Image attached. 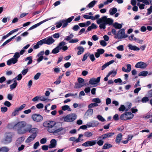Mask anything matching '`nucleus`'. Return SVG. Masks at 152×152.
Returning <instances> with one entry per match:
<instances>
[{
    "mask_svg": "<svg viewBox=\"0 0 152 152\" xmlns=\"http://www.w3.org/2000/svg\"><path fill=\"white\" fill-rule=\"evenodd\" d=\"M46 142L47 139L45 137L42 138L40 140V142L42 144H45L46 143Z\"/></svg>",
    "mask_w": 152,
    "mask_h": 152,
    "instance_id": "nucleus-56",
    "label": "nucleus"
},
{
    "mask_svg": "<svg viewBox=\"0 0 152 152\" xmlns=\"http://www.w3.org/2000/svg\"><path fill=\"white\" fill-rule=\"evenodd\" d=\"M89 56L90 59L92 61H94L95 58L94 57V55L93 54H90Z\"/></svg>",
    "mask_w": 152,
    "mask_h": 152,
    "instance_id": "nucleus-59",
    "label": "nucleus"
},
{
    "mask_svg": "<svg viewBox=\"0 0 152 152\" xmlns=\"http://www.w3.org/2000/svg\"><path fill=\"white\" fill-rule=\"evenodd\" d=\"M100 44L103 47L107 45V43L104 41L102 40L100 42Z\"/></svg>",
    "mask_w": 152,
    "mask_h": 152,
    "instance_id": "nucleus-61",
    "label": "nucleus"
},
{
    "mask_svg": "<svg viewBox=\"0 0 152 152\" xmlns=\"http://www.w3.org/2000/svg\"><path fill=\"white\" fill-rule=\"evenodd\" d=\"M97 51L100 55L103 54L104 52V50L103 49H98Z\"/></svg>",
    "mask_w": 152,
    "mask_h": 152,
    "instance_id": "nucleus-55",
    "label": "nucleus"
},
{
    "mask_svg": "<svg viewBox=\"0 0 152 152\" xmlns=\"http://www.w3.org/2000/svg\"><path fill=\"white\" fill-rule=\"evenodd\" d=\"M32 57L31 56L27 57L25 59V61L29 60L27 63V65H28L31 64L32 62Z\"/></svg>",
    "mask_w": 152,
    "mask_h": 152,
    "instance_id": "nucleus-34",
    "label": "nucleus"
},
{
    "mask_svg": "<svg viewBox=\"0 0 152 152\" xmlns=\"http://www.w3.org/2000/svg\"><path fill=\"white\" fill-rule=\"evenodd\" d=\"M37 136L36 134H31L26 140L27 143H29L33 141Z\"/></svg>",
    "mask_w": 152,
    "mask_h": 152,
    "instance_id": "nucleus-20",
    "label": "nucleus"
},
{
    "mask_svg": "<svg viewBox=\"0 0 152 152\" xmlns=\"http://www.w3.org/2000/svg\"><path fill=\"white\" fill-rule=\"evenodd\" d=\"M89 55V53H87L85 54L83 56L82 61H85L87 58L88 57Z\"/></svg>",
    "mask_w": 152,
    "mask_h": 152,
    "instance_id": "nucleus-49",
    "label": "nucleus"
},
{
    "mask_svg": "<svg viewBox=\"0 0 152 152\" xmlns=\"http://www.w3.org/2000/svg\"><path fill=\"white\" fill-rule=\"evenodd\" d=\"M45 44L48 45H50L54 43L55 40L52 36H49L43 39Z\"/></svg>",
    "mask_w": 152,
    "mask_h": 152,
    "instance_id": "nucleus-11",
    "label": "nucleus"
},
{
    "mask_svg": "<svg viewBox=\"0 0 152 152\" xmlns=\"http://www.w3.org/2000/svg\"><path fill=\"white\" fill-rule=\"evenodd\" d=\"M96 1L95 0H93L89 3L87 6L89 8H91L93 7L95 4Z\"/></svg>",
    "mask_w": 152,
    "mask_h": 152,
    "instance_id": "nucleus-37",
    "label": "nucleus"
},
{
    "mask_svg": "<svg viewBox=\"0 0 152 152\" xmlns=\"http://www.w3.org/2000/svg\"><path fill=\"white\" fill-rule=\"evenodd\" d=\"M122 134L121 133H120L118 134L115 138V142L119 144L120 143L121 140H122Z\"/></svg>",
    "mask_w": 152,
    "mask_h": 152,
    "instance_id": "nucleus-19",
    "label": "nucleus"
},
{
    "mask_svg": "<svg viewBox=\"0 0 152 152\" xmlns=\"http://www.w3.org/2000/svg\"><path fill=\"white\" fill-rule=\"evenodd\" d=\"M73 37V35L72 34H70L66 37V39H65L66 41H69L72 39Z\"/></svg>",
    "mask_w": 152,
    "mask_h": 152,
    "instance_id": "nucleus-46",
    "label": "nucleus"
},
{
    "mask_svg": "<svg viewBox=\"0 0 152 152\" xmlns=\"http://www.w3.org/2000/svg\"><path fill=\"white\" fill-rule=\"evenodd\" d=\"M100 77H99L96 79L94 78H91L89 81V83L91 85H95L100 82Z\"/></svg>",
    "mask_w": 152,
    "mask_h": 152,
    "instance_id": "nucleus-13",
    "label": "nucleus"
},
{
    "mask_svg": "<svg viewBox=\"0 0 152 152\" xmlns=\"http://www.w3.org/2000/svg\"><path fill=\"white\" fill-rule=\"evenodd\" d=\"M61 109L63 110L66 111L67 110L68 111H71V109L70 108L68 105H64L62 107Z\"/></svg>",
    "mask_w": 152,
    "mask_h": 152,
    "instance_id": "nucleus-31",
    "label": "nucleus"
},
{
    "mask_svg": "<svg viewBox=\"0 0 152 152\" xmlns=\"http://www.w3.org/2000/svg\"><path fill=\"white\" fill-rule=\"evenodd\" d=\"M60 50L58 47L57 46L52 50V53L53 54H56L60 51Z\"/></svg>",
    "mask_w": 152,
    "mask_h": 152,
    "instance_id": "nucleus-41",
    "label": "nucleus"
},
{
    "mask_svg": "<svg viewBox=\"0 0 152 152\" xmlns=\"http://www.w3.org/2000/svg\"><path fill=\"white\" fill-rule=\"evenodd\" d=\"M115 133L114 132L107 133L99 136L98 138V139H102V140H104L106 138L110 137L113 135Z\"/></svg>",
    "mask_w": 152,
    "mask_h": 152,
    "instance_id": "nucleus-12",
    "label": "nucleus"
},
{
    "mask_svg": "<svg viewBox=\"0 0 152 152\" xmlns=\"http://www.w3.org/2000/svg\"><path fill=\"white\" fill-rule=\"evenodd\" d=\"M79 41V40L77 39H72L71 40L69 41V42L70 43H75Z\"/></svg>",
    "mask_w": 152,
    "mask_h": 152,
    "instance_id": "nucleus-62",
    "label": "nucleus"
},
{
    "mask_svg": "<svg viewBox=\"0 0 152 152\" xmlns=\"http://www.w3.org/2000/svg\"><path fill=\"white\" fill-rule=\"evenodd\" d=\"M148 97V96H145L143 97L141 100V102L143 103H147L149 101Z\"/></svg>",
    "mask_w": 152,
    "mask_h": 152,
    "instance_id": "nucleus-39",
    "label": "nucleus"
},
{
    "mask_svg": "<svg viewBox=\"0 0 152 152\" xmlns=\"http://www.w3.org/2000/svg\"><path fill=\"white\" fill-rule=\"evenodd\" d=\"M24 137H21L18 138L15 142L16 145L17 146H18L20 144L22 143L24 141Z\"/></svg>",
    "mask_w": 152,
    "mask_h": 152,
    "instance_id": "nucleus-17",
    "label": "nucleus"
},
{
    "mask_svg": "<svg viewBox=\"0 0 152 152\" xmlns=\"http://www.w3.org/2000/svg\"><path fill=\"white\" fill-rule=\"evenodd\" d=\"M83 18L86 19H91L94 20L95 19H98L96 21L98 24H99V27L100 29H104L106 28V25L110 26L112 24L113 20L112 19L107 18L106 16H104L99 19L100 15H96L94 16H90L87 15H84Z\"/></svg>",
    "mask_w": 152,
    "mask_h": 152,
    "instance_id": "nucleus-2",
    "label": "nucleus"
},
{
    "mask_svg": "<svg viewBox=\"0 0 152 152\" xmlns=\"http://www.w3.org/2000/svg\"><path fill=\"white\" fill-rule=\"evenodd\" d=\"M97 118L99 120L102 122H104L105 121V119L102 117V116L100 115H97Z\"/></svg>",
    "mask_w": 152,
    "mask_h": 152,
    "instance_id": "nucleus-50",
    "label": "nucleus"
},
{
    "mask_svg": "<svg viewBox=\"0 0 152 152\" xmlns=\"http://www.w3.org/2000/svg\"><path fill=\"white\" fill-rule=\"evenodd\" d=\"M20 57V55L19 53L16 52L15 53V54L13 56V58L16 60L18 61V59Z\"/></svg>",
    "mask_w": 152,
    "mask_h": 152,
    "instance_id": "nucleus-40",
    "label": "nucleus"
},
{
    "mask_svg": "<svg viewBox=\"0 0 152 152\" xmlns=\"http://www.w3.org/2000/svg\"><path fill=\"white\" fill-rule=\"evenodd\" d=\"M148 73V72L146 71H144L140 72L138 74V76H143L144 77H145L147 75Z\"/></svg>",
    "mask_w": 152,
    "mask_h": 152,
    "instance_id": "nucleus-32",
    "label": "nucleus"
},
{
    "mask_svg": "<svg viewBox=\"0 0 152 152\" xmlns=\"http://www.w3.org/2000/svg\"><path fill=\"white\" fill-rule=\"evenodd\" d=\"M62 25V23L61 20L59 22L57 23L56 26L57 28H59Z\"/></svg>",
    "mask_w": 152,
    "mask_h": 152,
    "instance_id": "nucleus-63",
    "label": "nucleus"
},
{
    "mask_svg": "<svg viewBox=\"0 0 152 152\" xmlns=\"http://www.w3.org/2000/svg\"><path fill=\"white\" fill-rule=\"evenodd\" d=\"M117 50L120 51H123L124 50V46L123 45H120L116 48Z\"/></svg>",
    "mask_w": 152,
    "mask_h": 152,
    "instance_id": "nucleus-53",
    "label": "nucleus"
},
{
    "mask_svg": "<svg viewBox=\"0 0 152 152\" xmlns=\"http://www.w3.org/2000/svg\"><path fill=\"white\" fill-rule=\"evenodd\" d=\"M17 83H14L12 84L10 86V89L11 90H12L15 88L17 86Z\"/></svg>",
    "mask_w": 152,
    "mask_h": 152,
    "instance_id": "nucleus-47",
    "label": "nucleus"
},
{
    "mask_svg": "<svg viewBox=\"0 0 152 152\" xmlns=\"http://www.w3.org/2000/svg\"><path fill=\"white\" fill-rule=\"evenodd\" d=\"M66 44V43L65 42L62 41L60 42L57 47H58V48L60 50L62 49Z\"/></svg>",
    "mask_w": 152,
    "mask_h": 152,
    "instance_id": "nucleus-33",
    "label": "nucleus"
},
{
    "mask_svg": "<svg viewBox=\"0 0 152 152\" xmlns=\"http://www.w3.org/2000/svg\"><path fill=\"white\" fill-rule=\"evenodd\" d=\"M50 19H46L43 21H42L41 22H40L37 23V24H36L34 25L33 26H32L34 28H35L37 27H38V26H39L40 25H41V24H42L43 23H45V22L48 21V20H50Z\"/></svg>",
    "mask_w": 152,
    "mask_h": 152,
    "instance_id": "nucleus-25",
    "label": "nucleus"
},
{
    "mask_svg": "<svg viewBox=\"0 0 152 152\" xmlns=\"http://www.w3.org/2000/svg\"><path fill=\"white\" fill-rule=\"evenodd\" d=\"M96 143V140H91L87 141L82 144V146L85 147L91 146L95 145Z\"/></svg>",
    "mask_w": 152,
    "mask_h": 152,
    "instance_id": "nucleus-10",
    "label": "nucleus"
},
{
    "mask_svg": "<svg viewBox=\"0 0 152 152\" xmlns=\"http://www.w3.org/2000/svg\"><path fill=\"white\" fill-rule=\"evenodd\" d=\"M127 69H126L125 67H122V71L128 73L129 72L131 69V66L130 64H127L126 65Z\"/></svg>",
    "mask_w": 152,
    "mask_h": 152,
    "instance_id": "nucleus-22",
    "label": "nucleus"
},
{
    "mask_svg": "<svg viewBox=\"0 0 152 152\" xmlns=\"http://www.w3.org/2000/svg\"><path fill=\"white\" fill-rule=\"evenodd\" d=\"M104 142V141L102 140H100L97 142V143L99 145L101 146L103 145Z\"/></svg>",
    "mask_w": 152,
    "mask_h": 152,
    "instance_id": "nucleus-60",
    "label": "nucleus"
},
{
    "mask_svg": "<svg viewBox=\"0 0 152 152\" xmlns=\"http://www.w3.org/2000/svg\"><path fill=\"white\" fill-rule=\"evenodd\" d=\"M16 35H15L12 37H11V38L9 39H8L7 40H6L1 45V47H4L5 45H7V43H8L9 42H11L12 40V39H13L14 38H15L16 37Z\"/></svg>",
    "mask_w": 152,
    "mask_h": 152,
    "instance_id": "nucleus-29",
    "label": "nucleus"
},
{
    "mask_svg": "<svg viewBox=\"0 0 152 152\" xmlns=\"http://www.w3.org/2000/svg\"><path fill=\"white\" fill-rule=\"evenodd\" d=\"M147 65V64L145 63L140 61L138 62L136 64L135 67L138 68L144 69L146 67Z\"/></svg>",
    "mask_w": 152,
    "mask_h": 152,
    "instance_id": "nucleus-14",
    "label": "nucleus"
},
{
    "mask_svg": "<svg viewBox=\"0 0 152 152\" xmlns=\"http://www.w3.org/2000/svg\"><path fill=\"white\" fill-rule=\"evenodd\" d=\"M77 118V115L75 113H71L67 115L64 117V120L67 122H72L73 121Z\"/></svg>",
    "mask_w": 152,
    "mask_h": 152,
    "instance_id": "nucleus-6",
    "label": "nucleus"
},
{
    "mask_svg": "<svg viewBox=\"0 0 152 152\" xmlns=\"http://www.w3.org/2000/svg\"><path fill=\"white\" fill-rule=\"evenodd\" d=\"M4 104L8 107H10L11 105V103L8 101H6L4 102Z\"/></svg>",
    "mask_w": 152,
    "mask_h": 152,
    "instance_id": "nucleus-64",
    "label": "nucleus"
},
{
    "mask_svg": "<svg viewBox=\"0 0 152 152\" xmlns=\"http://www.w3.org/2000/svg\"><path fill=\"white\" fill-rule=\"evenodd\" d=\"M43 125L44 127L48 128L47 131L49 133L54 135L63 134L66 132L65 129L62 127L61 123H56L55 121L49 120L44 122Z\"/></svg>",
    "mask_w": 152,
    "mask_h": 152,
    "instance_id": "nucleus-1",
    "label": "nucleus"
},
{
    "mask_svg": "<svg viewBox=\"0 0 152 152\" xmlns=\"http://www.w3.org/2000/svg\"><path fill=\"white\" fill-rule=\"evenodd\" d=\"M48 148H49V145H43L42 146V148L43 151H47L48 150Z\"/></svg>",
    "mask_w": 152,
    "mask_h": 152,
    "instance_id": "nucleus-57",
    "label": "nucleus"
},
{
    "mask_svg": "<svg viewBox=\"0 0 152 152\" xmlns=\"http://www.w3.org/2000/svg\"><path fill=\"white\" fill-rule=\"evenodd\" d=\"M32 126L31 124H27V125L26 132L32 134H36L37 136V134L39 132L38 129L36 128H32Z\"/></svg>",
    "mask_w": 152,
    "mask_h": 152,
    "instance_id": "nucleus-7",
    "label": "nucleus"
},
{
    "mask_svg": "<svg viewBox=\"0 0 152 152\" xmlns=\"http://www.w3.org/2000/svg\"><path fill=\"white\" fill-rule=\"evenodd\" d=\"M31 118L34 121L40 122L43 121V118L40 114L37 113L33 114L31 116Z\"/></svg>",
    "mask_w": 152,
    "mask_h": 152,
    "instance_id": "nucleus-8",
    "label": "nucleus"
},
{
    "mask_svg": "<svg viewBox=\"0 0 152 152\" xmlns=\"http://www.w3.org/2000/svg\"><path fill=\"white\" fill-rule=\"evenodd\" d=\"M129 49L132 50L137 51L139 50L140 48L135 45H132L129 44L128 45Z\"/></svg>",
    "mask_w": 152,
    "mask_h": 152,
    "instance_id": "nucleus-23",
    "label": "nucleus"
},
{
    "mask_svg": "<svg viewBox=\"0 0 152 152\" xmlns=\"http://www.w3.org/2000/svg\"><path fill=\"white\" fill-rule=\"evenodd\" d=\"M18 61L16 60L15 59V58H12L8 60L7 62V64L8 66H10L12 64H15Z\"/></svg>",
    "mask_w": 152,
    "mask_h": 152,
    "instance_id": "nucleus-18",
    "label": "nucleus"
},
{
    "mask_svg": "<svg viewBox=\"0 0 152 152\" xmlns=\"http://www.w3.org/2000/svg\"><path fill=\"white\" fill-rule=\"evenodd\" d=\"M127 37L128 35L125 34V29L124 28H122L118 31L117 35L114 37L115 39H121L123 38H126Z\"/></svg>",
    "mask_w": 152,
    "mask_h": 152,
    "instance_id": "nucleus-5",
    "label": "nucleus"
},
{
    "mask_svg": "<svg viewBox=\"0 0 152 152\" xmlns=\"http://www.w3.org/2000/svg\"><path fill=\"white\" fill-rule=\"evenodd\" d=\"M113 146V145L111 144L108 143H105L103 146L102 149H109Z\"/></svg>",
    "mask_w": 152,
    "mask_h": 152,
    "instance_id": "nucleus-28",
    "label": "nucleus"
},
{
    "mask_svg": "<svg viewBox=\"0 0 152 152\" xmlns=\"http://www.w3.org/2000/svg\"><path fill=\"white\" fill-rule=\"evenodd\" d=\"M84 85H85V84H81L79 83H75V88H79L83 87Z\"/></svg>",
    "mask_w": 152,
    "mask_h": 152,
    "instance_id": "nucleus-35",
    "label": "nucleus"
},
{
    "mask_svg": "<svg viewBox=\"0 0 152 152\" xmlns=\"http://www.w3.org/2000/svg\"><path fill=\"white\" fill-rule=\"evenodd\" d=\"M98 106V104H97L96 103H91L88 106V108L89 109L91 108H93L95 107H97Z\"/></svg>",
    "mask_w": 152,
    "mask_h": 152,
    "instance_id": "nucleus-44",
    "label": "nucleus"
},
{
    "mask_svg": "<svg viewBox=\"0 0 152 152\" xmlns=\"http://www.w3.org/2000/svg\"><path fill=\"white\" fill-rule=\"evenodd\" d=\"M93 113V110L91 108L89 109L86 112L85 114L88 116H91Z\"/></svg>",
    "mask_w": 152,
    "mask_h": 152,
    "instance_id": "nucleus-30",
    "label": "nucleus"
},
{
    "mask_svg": "<svg viewBox=\"0 0 152 152\" xmlns=\"http://www.w3.org/2000/svg\"><path fill=\"white\" fill-rule=\"evenodd\" d=\"M117 11V10L116 8L113 7L112 8L110 9L109 11V12L110 15H113L114 14L116 13Z\"/></svg>",
    "mask_w": 152,
    "mask_h": 152,
    "instance_id": "nucleus-27",
    "label": "nucleus"
},
{
    "mask_svg": "<svg viewBox=\"0 0 152 152\" xmlns=\"http://www.w3.org/2000/svg\"><path fill=\"white\" fill-rule=\"evenodd\" d=\"M43 44H45V42L44 39H43L37 42L36 44L33 46V48L34 49L39 48L40 47V46L42 45Z\"/></svg>",
    "mask_w": 152,
    "mask_h": 152,
    "instance_id": "nucleus-15",
    "label": "nucleus"
},
{
    "mask_svg": "<svg viewBox=\"0 0 152 152\" xmlns=\"http://www.w3.org/2000/svg\"><path fill=\"white\" fill-rule=\"evenodd\" d=\"M12 136L10 134L9 135H7L5 139V143H8L11 142L12 140Z\"/></svg>",
    "mask_w": 152,
    "mask_h": 152,
    "instance_id": "nucleus-21",
    "label": "nucleus"
},
{
    "mask_svg": "<svg viewBox=\"0 0 152 152\" xmlns=\"http://www.w3.org/2000/svg\"><path fill=\"white\" fill-rule=\"evenodd\" d=\"M92 127H94L95 126H96L99 124V123L97 121H91Z\"/></svg>",
    "mask_w": 152,
    "mask_h": 152,
    "instance_id": "nucleus-43",
    "label": "nucleus"
},
{
    "mask_svg": "<svg viewBox=\"0 0 152 152\" xmlns=\"http://www.w3.org/2000/svg\"><path fill=\"white\" fill-rule=\"evenodd\" d=\"M134 116V115L130 112L125 113L122 114L120 116L121 120L124 121L130 120L132 119Z\"/></svg>",
    "mask_w": 152,
    "mask_h": 152,
    "instance_id": "nucleus-4",
    "label": "nucleus"
},
{
    "mask_svg": "<svg viewBox=\"0 0 152 152\" xmlns=\"http://www.w3.org/2000/svg\"><path fill=\"white\" fill-rule=\"evenodd\" d=\"M57 144V142L55 139H53L50 141V143L49 145V148H52L55 147Z\"/></svg>",
    "mask_w": 152,
    "mask_h": 152,
    "instance_id": "nucleus-16",
    "label": "nucleus"
},
{
    "mask_svg": "<svg viewBox=\"0 0 152 152\" xmlns=\"http://www.w3.org/2000/svg\"><path fill=\"white\" fill-rule=\"evenodd\" d=\"M74 16H71L67 19H63L61 20L62 26V28H65L68 25V23H70L72 21L74 18Z\"/></svg>",
    "mask_w": 152,
    "mask_h": 152,
    "instance_id": "nucleus-9",
    "label": "nucleus"
},
{
    "mask_svg": "<svg viewBox=\"0 0 152 152\" xmlns=\"http://www.w3.org/2000/svg\"><path fill=\"white\" fill-rule=\"evenodd\" d=\"M44 105L42 103H40L36 105V107L38 109H40L43 107Z\"/></svg>",
    "mask_w": 152,
    "mask_h": 152,
    "instance_id": "nucleus-54",
    "label": "nucleus"
},
{
    "mask_svg": "<svg viewBox=\"0 0 152 152\" xmlns=\"http://www.w3.org/2000/svg\"><path fill=\"white\" fill-rule=\"evenodd\" d=\"M92 101L93 102H95V103H96L97 104L101 102V100L99 98H96L93 99L92 100Z\"/></svg>",
    "mask_w": 152,
    "mask_h": 152,
    "instance_id": "nucleus-42",
    "label": "nucleus"
},
{
    "mask_svg": "<svg viewBox=\"0 0 152 152\" xmlns=\"http://www.w3.org/2000/svg\"><path fill=\"white\" fill-rule=\"evenodd\" d=\"M83 134H80L79 135L77 139H76V143L78 142H80V141H82L83 140H81L80 139V138H81V137H83Z\"/></svg>",
    "mask_w": 152,
    "mask_h": 152,
    "instance_id": "nucleus-51",
    "label": "nucleus"
},
{
    "mask_svg": "<svg viewBox=\"0 0 152 152\" xmlns=\"http://www.w3.org/2000/svg\"><path fill=\"white\" fill-rule=\"evenodd\" d=\"M41 74L40 72L37 73L34 76V79L35 80H38L41 75Z\"/></svg>",
    "mask_w": 152,
    "mask_h": 152,
    "instance_id": "nucleus-48",
    "label": "nucleus"
},
{
    "mask_svg": "<svg viewBox=\"0 0 152 152\" xmlns=\"http://www.w3.org/2000/svg\"><path fill=\"white\" fill-rule=\"evenodd\" d=\"M19 111L17 108H16L12 113V116H15L18 114Z\"/></svg>",
    "mask_w": 152,
    "mask_h": 152,
    "instance_id": "nucleus-52",
    "label": "nucleus"
},
{
    "mask_svg": "<svg viewBox=\"0 0 152 152\" xmlns=\"http://www.w3.org/2000/svg\"><path fill=\"white\" fill-rule=\"evenodd\" d=\"M147 12L146 13L147 15L151 14L152 13V5L150 6L149 8L147 9Z\"/></svg>",
    "mask_w": 152,
    "mask_h": 152,
    "instance_id": "nucleus-45",
    "label": "nucleus"
},
{
    "mask_svg": "<svg viewBox=\"0 0 152 152\" xmlns=\"http://www.w3.org/2000/svg\"><path fill=\"white\" fill-rule=\"evenodd\" d=\"M9 149L7 147H2L0 148V152H7Z\"/></svg>",
    "mask_w": 152,
    "mask_h": 152,
    "instance_id": "nucleus-38",
    "label": "nucleus"
},
{
    "mask_svg": "<svg viewBox=\"0 0 152 152\" xmlns=\"http://www.w3.org/2000/svg\"><path fill=\"white\" fill-rule=\"evenodd\" d=\"M125 109V107L124 105H121L120 107L118 108V110L120 111H124Z\"/></svg>",
    "mask_w": 152,
    "mask_h": 152,
    "instance_id": "nucleus-58",
    "label": "nucleus"
},
{
    "mask_svg": "<svg viewBox=\"0 0 152 152\" xmlns=\"http://www.w3.org/2000/svg\"><path fill=\"white\" fill-rule=\"evenodd\" d=\"M93 135L92 132L87 131L84 132L83 135L85 137H91Z\"/></svg>",
    "mask_w": 152,
    "mask_h": 152,
    "instance_id": "nucleus-36",
    "label": "nucleus"
},
{
    "mask_svg": "<svg viewBox=\"0 0 152 152\" xmlns=\"http://www.w3.org/2000/svg\"><path fill=\"white\" fill-rule=\"evenodd\" d=\"M113 27L116 29H120L121 28L122 26L121 24L117 22H115L113 24Z\"/></svg>",
    "mask_w": 152,
    "mask_h": 152,
    "instance_id": "nucleus-24",
    "label": "nucleus"
},
{
    "mask_svg": "<svg viewBox=\"0 0 152 152\" xmlns=\"http://www.w3.org/2000/svg\"><path fill=\"white\" fill-rule=\"evenodd\" d=\"M77 50H79L77 53V54L78 55L82 54L85 50L84 48L82 46H78L77 47Z\"/></svg>",
    "mask_w": 152,
    "mask_h": 152,
    "instance_id": "nucleus-26",
    "label": "nucleus"
},
{
    "mask_svg": "<svg viewBox=\"0 0 152 152\" xmlns=\"http://www.w3.org/2000/svg\"><path fill=\"white\" fill-rule=\"evenodd\" d=\"M13 128L17 130L18 134H25L26 132V123L24 121L18 122L14 126Z\"/></svg>",
    "mask_w": 152,
    "mask_h": 152,
    "instance_id": "nucleus-3",
    "label": "nucleus"
}]
</instances>
